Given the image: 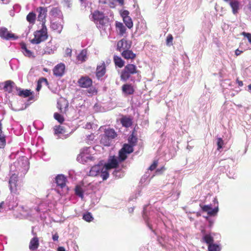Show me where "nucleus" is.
Segmentation results:
<instances>
[{"instance_id":"nucleus-50","label":"nucleus","mask_w":251,"mask_h":251,"mask_svg":"<svg viewBox=\"0 0 251 251\" xmlns=\"http://www.w3.org/2000/svg\"><path fill=\"white\" fill-rule=\"evenodd\" d=\"M54 118L56 120H57L59 123L61 124L64 121V119L63 116L58 113H55L54 114Z\"/></svg>"},{"instance_id":"nucleus-64","label":"nucleus","mask_w":251,"mask_h":251,"mask_svg":"<svg viewBox=\"0 0 251 251\" xmlns=\"http://www.w3.org/2000/svg\"><path fill=\"white\" fill-rule=\"evenodd\" d=\"M57 251H65V249L63 247H59L57 249Z\"/></svg>"},{"instance_id":"nucleus-34","label":"nucleus","mask_w":251,"mask_h":251,"mask_svg":"<svg viewBox=\"0 0 251 251\" xmlns=\"http://www.w3.org/2000/svg\"><path fill=\"white\" fill-rule=\"evenodd\" d=\"M116 26L117 30L119 31V34L122 36L124 35L126 30L124 25L122 23L117 22Z\"/></svg>"},{"instance_id":"nucleus-61","label":"nucleus","mask_w":251,"mask_h":251,"mask_svg":"<svg viewBox=\"0 0 251 251\" xmlns=\"http://www.w3.org/2000/svg\"><path fill=\"white\" fill-rule=\"evenodd\" d=\"M206 218L207 221H208V222L209 223V226H211L213 225V223H214V220H212L211 218H208L207 217Z\"/></svg>"},{"instance_id":"nucleus-1","label":"nucleus","mask_w":251,"mask_h":251,"mask_svg":"<svg viewBox=\"0 0 251 251\" xmlns=\"http://www.w3.org/2000/svg\"><path fill=\"white\" fill-rule=\"evenodd\" d=\"M29 163L27 158L19 160L10 167L9 188L11 192L15 193L17 191V182L19 172L25 173L29 169Z\"/></svg>"},{"instance_id":"nucleus-53","label":"nucleus","mask_w":251,"mask_h":251,"mask_svg":"<svg viewBox=\"0 0 251 251\" xmlns=\"http://www.w3.org/2000/svg\"><path fill=\"white\" fill-rule=\"evenodd\" d=\"M113 175L116 177L118 178L121 177L123 176V173L121 170L119 169H115L113 173Z\"/></svg>"},{"instance_id":"nucleus-46","label":"nucleus","mask_w":251,"mask_h":251,"mask_svg":"<svg viewBox=\"0 0 251 251\" xmlns=\"http://www.w3.org/2000/svg\"><path fill=\"white\" fill-rule=\"evenodd\" d=\"M83 219L86 222H90L93 221V217L90 212H87L83 214Z\"/></svg>"},{"instance_id":"nucleus-4","label":"nucleus","mask_w":251,"mask_h":251,"mask_svg":"<svg viewBox=\"0 0 251 251\" xmlns=\"http://www.w3.org/2000/svg\"><path fill=\"white\" fill-rule=\"evenodd\" d=\"M89 175L93 176H100L102 178V180H104L108 178L109 173L106 170L104 164L100 162L98 164L91 167L89 172Z\"/></svg>"},{"instance_id":"nucleus-48","label":"nucleus","mask_w":251,"mask_h":251,"mask_svg":"<svg viewBox=\"0 0 251 251\" xmlns=\"http://www.w3.org/2000/svg\"><path fill=\"white\" fill-rule=\"evenodd\" d=\"M126 152L123 151L122 150L120 151L119 157H118L120 162H122L126 158Z\"/></svg>"},{"instance_id":"nucleus-31","label":"nucleus","mask_w":251,"mask_h":251,"mask_svg":"<svg viewBox=\"0 0 251 251\" xmlns=\"http://www.w3.org/2000/svg\"><path fill=\"white\" fill-rule=\"evenodd\" d=\"M87 58V51L85 50H83L77 55L76 59L77 62L80 63L85 61Z\"/></svg>"},{"instance_id":"nucleus-47","label":"nucleus","mask_w":251,"mask_h":251,"mask_svg":"<svg viewBox=\"0 0 251 251\" xmlns=\"http://www.w3.org/2000/svg\"><path fill=\"white\" fill-rule=\"evenodd\" d=\"M32 93L30 92V90H20L19 92V95L20 96H23L24 98L27 97L31 95Z\"/></svg>"},{"instance_id":"nucleus-40","label":"nucleus","mask_w":251,"mask_h":251,"mask_svg":"<svg viewBox=\"0 0 251 251\" xmlns=\"http://www.w3.org/2000/svg\"><path fill=\"white\" fill-rule=\"evenodd\" d=\"M114 61L116 66L119 68H122L124 65V61L122 59L118 56H114Z\"/></svg>"},{"instance_id":"nucleus-56","label":"nucleus","mask_w":251,"mask_h":251,"mask_svg":"<svg viewBox=\"0 0 251 251\" xmlns=\"http://www.w3.org/2000/svg\"><path fill=\"white\" fill-rule=\"evenodd\" d=\"M242 34L248 39L250 43H251V33L243 32Z\"/></svg>"},{"instance_id":"nucleus-45","label":"nucleus","mask_w":251,"mask_h":251,"mask_svg":"<svg viewBox=\"0 0 251 251\" xmlns=\"http://www.w3.org/2000/svg\"><path fill=\"white\" fill-rule=\"evenodd\" d=\"M123 21L126 26L131 28L133 27V22L131 18L130 17H126L125 19H123Z\"/></svg>"},{"instance_id":"nucleus-37","label":"nucleus","mask_w":251,"mask_h":251,"mask_svg":"<svg viewBox=\"0 0 251 251\" xmlns=\"http://www.w3.org/2000/svg\"><path fill=\"white\" fill-rule=\"evenodd\" d=\"M9 64L12 70H16L19 68V62L17 59L13 58L10 61Z\"/></svg>"},{"instance_id":"nucleus-29","label":"nucleus","mask_w":251,"mask_h":251,"mask_svg":"<svg viewBox=\"0 0 251 251\" xmlns=\"http://www.w3.org/2000/svg\"><path fill=\"white\" fill-rule=\"evenodd\" d=\"M50 27L53 30H55L57 32L60 33L63 29V25L60 23L51 21Z\"/></svg>"},{"instance_id":"nucleus-39","label":"nucleus","mask_w":251,"mask_h":251,"mask_svg":"<svg viewBox=\"0 0 251 251\" xmlns=\"http://www.w3.org/2000/svg\"><path fill=\"white\" fill-rule=\"evenodd\" d=\"M121 123L124 126L128 127L132 125V121L129 118L124 117L121 119Z\"/></svg>"},{"instance_id":"nucleus-62","label":"nucleus","mask_w":251,"mask_h":251,"mask_svg":"<svg viewBox=\"0 0 251 251\" xmlns=\"http://www.w3.org/2000/svg\"><path fill=\"white\" fill-rule=\"evenodd\" d=\"M59 238V236L57 233H55L52 235V240L54 241H57Z\"/></svg>"},{"instance_id":"nucleus-7","label":"nucleus","mask_w":251,"mask_h":251,"mask_svg":"<svg viewBox=\"0 0 251 251\" xmlns=\"http://www.w3.org/2000/svg\"><path fill=\"white\" fill-rule=\"evenodd\" d=\"M137 72V67L135 65L128 64L125 66L122 73L121 79L126 81L130 78L131 75L136 74Z\"/></svg>"},{"instance_id":"nucleus-63","label":"nucleus","mask_w":251,"mask_h":251,"mask_svg":"<svg viewBox=\"0 0 251 251\" xmlns=\"http://www.w3.org/2000/svg\"><path fill=\"white\" fill-rule=\"evenodd\" d=\"M242 52H243V51L240 50L238 49L236 50L235 51V54L236 56H238V55H240Z\"/></svg>"},{"instance_id":"nucleus-5","label":"nucleus","mask_w":251,"mask_h":251,"mask_svg":"<svg viewBox=\"0 0 251 251\" xmlns=\"http://www.w3.org/2000/svg\"><path fill=\"white\" fill-rule=\"evenodd\" d=\"M34 38L31 40V43L33 44H38L47 40L48 35L46 25L42 24L41 29L34 32Z\"/></svg>"},{"instance_id":"nucleus-13","label":"nucleus","mask_w":251,"mask_h":251,"mask_svg":"<svg viewBox=\"0 0 251 251\" xmlns=\"http://www.w3.org/2000/svg\"><path fill=\"white\" fill-rule=\"evenodd\" d=\"M65 66L63 63H59L56 65L53 69V75L56 77H61L65 73Z\"/></svg>"},{"instance_id":"nucleus-32","label":"nucleus","mask_w":251,"mask_h":251,"mask_svg":"<svg viewBox=\"0 0 251 251\" xmlns=\"http://www.w3.org/2000/svg\"><path fill=\"white\" fill-rule=\"evenodd\" d=\"M229 4L232 8V12L234 14H236L238 13L239 9V2L237 0L230 1Z\"/></svg>"},{"instance_id":"nucleus-28","label":"nucleus","mask_w":251,"mask_h":251,"mask_svg":"<svg viewBox=\"0 0 251 251\" xmlns=\"http://www.w3.org/2000/svg\"><path fill=\"white\" fill-rule=\"evenodd\" d=\"M104 134L112 140L117 135L114 129L110 128L105 129Z\"/></svg>"},{"instance_id":"nucleus-11","label":"nucleus","mask_w":251,"mask_h":251,"mask_svg":"<svg viewBox=\"0 0 251 251\" xmlns=\"http://www.w3.org/2000/svg\"><path fill=\"white\" fill-rule=\"evenodd\" d=\"M57 48V46L56 45H52L51 42L50 41L47 44L46 47L44 49H43L42 50L38 51L39 54L41 55H44L45 54H51L56 50Z\"/></svg>"},{"instance_id":"nucleus-54","label":"nucleus","mask_w":251,"mask_h":251,"mask_svg":"<svg viewBox=\"0 0 251 251\" xmlns=\"http://www.w3.org/2000/svg\"><path fill=\"white\" fill-rule=\"evenodd\" d=\"M43 4H51V5H56L57 4V2L55 0H44V2H42Z\"/></svg>"},{"instance_id":"nucleus-57","label":"nucleus","mask_w":251,"mask_h":251,"mask_svg":"<svg viewBox=\"0 0 251 251\" xmlns=\"http://www.w3.org/2000/svg\"><path fill=\"white\" fill-rule=\"evenodd\" d=\"M129 12L127 10H124L122 13H121V16L123 18V19H125L126 18V17H129Z\"/></svg>"},{"instance_id":"nucleus-6","label":"nucleus","mask_w":251,"mask_h":251,"mask_svg":"<svg viewBox=\"0 0 251 251\" xmlns=\"http://www.w3.org/2000/svg\"><path fill=\"white\" fill-rule=\"evenodd\" d=\"M213 204L214 207L212 204L201 206L202 211L206 212L209 216H216L219 211V204L217 198H214Z\"/></svg>"},{"instance_id":"nucleus-49","label":"nucleus","mask_w":251,"mask_h":251,"mask_svg":"<svg viewBox=\"0 0 251 251\" xmlns=\"http://www.w3.org/2000/svg\"><path fill=\"white\" fill-rule=\"evenodd\" d=\"M142 188L141 187H138L136 190V192L134 195L130 197L129 200L130 201L133 200V199H136L138 197L140 196L141 195Z\"/></svg>"},{"instance_id":"nucleus-12","label":"nucleus","mask_w":251,"mask_h":251,"mask_svg":"<svg viewBox=\"0 0 251 251\" xmlns=\"http://www.w3.org/2000/svg\"><path fill=\"white\" fill-rule=\"evenodd\" d=\"M5 205L8 209H12L18 205L17 197L13 195L9 196L5 201Z\"/></svg>"},{"instance_id":"nucleus-19","label":"nucleus","mask_w":251,"mask_h":251,"mask_svg":"<svg viewBox=\"0 0 251 251\" xmlns=\"http://www.w3.org/2000/svg\"><path fill=\"white\" fill-rule=\"evenodd\" d=\"M122 92L125 96L132 95L134 92V88L131 84H126L122 86Z\"/></svg>"},{"instance_id":"nucleus-14","label":"nucleus","mask_w":251,"mask_h":251,"mask_svg":"<svg viewBox=\"0 0 251 251\" xmlns=\"http://www.w3.org/2000/svg\"><path fill=\"white\" fill-rule=\"evenodd\" d=\"M79 86L82 88H88L92 85V80L87 76H81L78 80Z\"/></svg>"},{"instance_id":"nucleus-21","label":"nucleus","mask_w":251,"mask_h":251,"mask_svg":"<svg viewBox=\"0 0 251 251\" xmlns=\"http://www.w3.org/2000/svg\"><path fill=\"white\" fill-rule=\"evenodd\" d=\"M21 51L23 53V54L26 57L30 58L35 57L34 53L29 50H28L25 44H22L21 45Z\"/></svg>"},{"instance_id":"nucleus-26","label":"nucleus","mask_w":251,"mask_h":251,"mask_svg":"<svg viewBox=\"0 0 251 251\" xmlns=\"http://www.w3.org/2000/svg\"><path fill=\"white\" fill-rule=\"evenodd\" d=\"M3 84V90L8 93H11L14 87V82L9 80L5 81Z\"/></svg>"},{"instance_id":"nucleus-17","label":"nucleus","mask_w":251,"mask_h":251,"mask_svg":"<svg viewBox=\"0 0 251 251\" xmlns=\"http://www.w3.org/2000/svg\"><path fill=\"white\" fill-rule=\"evenodd\" d=\"M66 177L63 175H58L56 176L55 182L58 187L61 189L66 188Z\"/></svg>"},{"instance_id":"nucleus-16","label":"nucleus","mask_w":251,"mask_h":251,"mask_svg":"<svg viewBox=\"0 0 251 251\" xmlns=\"http://www.w3.org/2000/svg\"><path fill=\"white\" fill-rule=\"evenodd\" d=\"M119 162H120L118 157L114 156L111 157L109 159L108 163L106 164H104L106 168L107 171L108 172L109 169L116 168L118 166Z\"/></svg>"},{"instance_id":"nucleus-8","label":"nucleus","mask_w":251,"mask_h":251,"mask_svg":"<svg viewBox=\"0 0 251 251\" xmlns=\"http://www.w3.org/2000/svg\"><path fill=\"white\" fill-rule=\"evenodd\" d=\"M158 241L163 248L167 250H172L176 244L174 239L170 238L165 235L158 237Z\"/></svg>"},{"instance_id":"nucleus-41","label":"nucleus","mask_w":251,"mask_h":251,"mask_svg":"<svg viewBox=\"0 0 251 251\" xmlns=\"http://www.w3.org/2000/svg\"><path fill=\"white\" fill-rule=\"evenodd\" d=\"M36 14L33 12H30L26 16V20L30 24L33 25L35 21Z\"/></svg>"},{"instance_id":"nucleus-15","label":"nucleus","mask_w":251,"mask_h":251,"mask_svg":"<svg viewBox=\"0 0 251 251\" xmlns=\"http://www.w3.org/2000/svg\"><path fill=\"white\" fill-rule=\"evenodd\" d=\"M38 12V20L42 22V25H45L47 9L43 7H39L37 9Z\"/></svg>"},{"instance_id":"nucleus-25","label":"nucleus","mask_w":251,"mask_h":251,"mask_svg":"<svg viewBox=\"0 0 251 251\" xmlns=\"http://www.w3.org/2000/svg\"><path fill=\"white\" fill-rule=\"evenodd\" d=\"M54 131V134L57 136L58 138H61L62 136H64L63 134L65 132L64 127L61 126H55Z\"/></svg>"},{"instance_id":"nucleus-59","label":"nucleus","mask_w":251,"mask_h":251,"mask_svg":"<svg viewBox=\"0 0 251 251\" xmlns=\"http://www.w3.org/2000/svg\"><path fill=\"white\" fill-rule=\"evenodd\" d=\"M71 53H72V50L69 48H67L66 50V51H65V54H66V56H71Z\"/></svg>"},{"instance_id":"nucleus-20","label":"nucleus","mask_w":251,"mask_h":251,"mask_svg":"<svg viewBox=\"0 0 251 251\" xmlns=\"http://www.w3.org/2000/svg\"><path fill=\"white\" fill-rule=\"evenodd\" d=\"M105 73V65L104 62L98 65L96 70V76L98 79L102 77Z\"/></svg>"},{"instance_id":"nucleus-44","label":"nucleus","mask_w":251,"mask_h":251,"mask_svg":"<svg viewBox=\"0 0 251 251\" xmlns=\"http://www.w3.org/2000/svg\"><path fill=\"white\" fill-rule=\"evenodd\" d=\"M134 145H130L128 144H125L124 147L121 149L123 151L126 152L127 153H130L133 151V146Z\"/></svg>"},{"instance_id":"nucleus-18","label":"nucleus","mask_w":251,"mask_h":251,"mask_svg":"<svg viewBox=\"0 0 251 251\" xmlns=\"http://www.w3.org/2000/svg\"><path fill=\"white\" fill-rule=\"evenodd\" d=\"M201 232L202 234L201 240L203 242L206 243L208 246L214 242L213 237L210 233H206L204 229H201Z\"/></svg>"},{"instance_id":"nucleus-27","label":"nucleus","mask_w":251,"mask_h":251,"mask_svg":"<svg viewBox=\"0 0 251 251\" xmlns=\"http://www.w3.org/2000/svg\"><path fill=\"white\" fill-rule=\"evenodd\" d=\"M122 56L126 59H134L136 57V54L134 53L131 50H125L122 51Z\"/></svg>"},{"instance_id":"nucleus-22","label":"nucleus","mask_w":251,"mask_h":251,"mask_svg":"<svg viewBox=\"0 0 251 251\" xmlns=\"http://www.w3.org/2000/svg\"><path fill=\"white\" fill-rule=\"evenodd\" d=\"M50 15L51 17L54 18H58L61 20L62 19V13L60 9L58 7L52 8L50 12Z\"/></svg>"},{"instance_id":"nucleus-3","label":"nucleus","mask_w":251,"mask_h":251,"mask_svg":"<svg viewBox=\"0 0 251 251\" xmlns=\"http://www.w3.org/2000/svg\"><path fill=\"white\" fill-rule=\"evenodd\" d=\"M49 209L48 203L46 201H43L36 208L31 209L27 215L32 218V220H38L40 218L41 220H44L46 219L45 213Z\"/></svg>"},{"instance_id":"nucleus-2","label":"nucleus","mask_w":251,"mask_h":251,"mask_svg":"<svg viewBox=\"0 0 251 251\" xmlns=\"http://www.w3.org/2000/svg\"><path fill=\"white\" fill-rule=\"evenodd\" d=\"M148 207L149 205H147L144 207L143 217L147 226L156 233L155 230L157 225L164 224L165 216L162 212L157 209H151L148 211Z\"/></svg>"},{"instance_id":"nucleus-10","label":"nucleus","mask_w":251,"mask_h":251,"mask_svg":"<svg viewBox=\"0 0 251 251\" xmlns=\"http://www.w3.org/2000/svg\"><path fill=\"white\" fill-rule=\"evenodd\" d=\"M0 37L6 40H15L17 37L4 27H0Z\"/></svg>"},{"instance_id":"nucleus-60","label":"nucleus","mask_w":251,"mask_h":251,"mask_svg":"<svg viewBox=\"0 0 251 251\" xmlns=\"http://www.w3.org/2000/svg\"><path fill=\"white\" fill-rule=\"evenodd\" d=\"M84 128L86 129H91L92 127V125L90 123H87L84 126Z\"/></svg>"},{"instance_id":"nucleus-24","label":"nucleus","mask_w":251,"mask_h":251,"mask_svg":"<svg viewBox=\"0 0 251 251\" xmlns=\"http://www.w3.org/2000/svg\"><path fill=\"white\" fill-rule=\"evenodd\" d=\"M146 29V25L143 22L138 23L136 27V31L135 33L138 35H140L144 33Z\"/></svg>"},{"instance_id":"nucleus-33","label":"nucleus","mask_w":251,"mask_h":251,"mask_svg":"<svg viewBox=\"0 0 251 251\" xmlns=\"http://www.w3.org/2000/svg\"><path fill=\"white\" fill-rule=\"evenodd\" d=\"M112 140L107 137L104 133L101 135L100 143L104 146H109L112 142Z\"/></svg>"},{"instance_id":"nucleus-38","label":"nucleus","mask_w":251,"mask_h":251,"mask_svg":"<svg viewBox=\"0 0 251 251\" xmlns=\"http://www.w3.org/2000/svg\"><path fill=\"white\" fill-rule=\"evenodd\" d=\"M221 247L220 245L212 243L208 246V251H221Z\"/></svg>"},{"instance_id":"nucleus-55","label":"nucleus","mask_w":251,"mask_h":251,"mask_svg":"<svg viewBox=\"0 0 251 251\" xmlns=\"http://www.w3.org/2000/svg\"><path fill=\"white\" fill-rule=\"evenodd\" d=\"M158 164V160H154L153 163L151 165V166L149 167V170L151 171L155 170V169L156 168Z\"/></svg>"},{"instance_id":"nucleus-42","label":"nucleus","mask_w":251,"mask_h":251,"mask_svg":"<svg viewBox=\"0 0 251 251\" xmlns=\"http://www.w3.org/2000/svg\"><path fill=\"white\" fill-rule=\"evenodd\" d=\"M126 41L124 39L119 41L117 43V50L122 51L126 48Z\"/></svg>"},{"instance_id":"nucleus-58","label":"nucleus","mask_w":251,"mask_h":251,"mask_svg":"<svg viewBox=\"0 0 251 251\" xmlns=\"http://www.w3.org/2000/svg\"><path fill=\"white\" fill-rule=\"evenodd\" d=\"M94 139V135L93 134H90L87 136L86 139L87 140V142L89 143L90 142H91Z\"/></svg>"},{"instance_id":"nucleus-23","label":"nucleus","mask_w":251,"mask_h":251,"mask_svg":"<svg viewBox=\"0 0 251 251\" xmlns=\"http://www.w3.org/2000/svg\"><path fill=\"white\" fill-rule=\"evenodd\" d=\"M39 245V239L37 237L32 238L29 242V249L30 251H35L37 249Z\"/></svg>"},{"instance_id":"nucleus-9","label":"nucleus","mask_w":251,"mask_h":251,"mask_svg":"<svg viewBox=\"0 0 251 251\" xmlns=\"http://www.w3.org/2000/svg\"><path fill=\"white\" fill-rule=\"evenodd\" d=\"M90 147L83 148L80 151L79 154L77 157V160L82 163L87 162L89 160H91L92 157L90 154Z\"/></svg>"},{"instance_id":"nucleus-30","label":"nucleus","mask_w":251,"mask_h":251,"mask_svg":"<svg viewBox=\"0 0 251 251\" xmlns=\"http://www.w3.org/2000/svg\"><path fill=\"white\" fill-rule=\"evenodd\" d=\"M103 13L100 12L99 11H95L92 14V18L94 22L96 24H98V22L100 20L101 18L103 17Z\"/></svg>"},{"instance_id":"nucleus-52","label":"nucleus","mask_w":251,"mask_h":251,"mask_svg":"<svg viewBox=\"0 0 251 251\" xmlns=\"http://www.w3.org/2000/svg\"><path fill=\"white\" fill-rule=\"evenodd\" d=\"M43 81L47 82V79L46 78H40L38 80V81L37 82V87H36V89L37 91H39L41 89V88L42 87L41 83Z\"/></svg>"},{"instance_id":"nucleus-43","label":"nucleus","mask_w":251,"mask_h":251,"mask_svg":"<svg viewBox=\"0 0 251 251\" xmlns=\"http://www.w3.org/2000/svg\"><path fill=\"white\" fill-rule=\"evenodd\" d=\"M75 191L76 195L81 198V199L83 198L84 191L81 187L78 185L76 186Z\"/></svg>"},{"instance_id":"nucleus-36","label":"nucleus","mask_w":251,"mask_h":251,"mask_svg":"<svg viewBox=\"0 0 251 251\" xmlns=\"http://www.w3.org/2000/svg\"><path fill=\"white\" fill-rule=\"evenodd\" d=\"M207 100L208 98L205 96L201 97L200 99V103L201 105L200 108L203 111H204L207 107Z\"/></svg>"},{"instance_id":"nucleus-51","label":"nucleus","mask_w":251,"mask_h":251,"mask_svg":"<svg viewBox=\"0 0 251 251\" xmlns=\"http://www.w3.org/2000/svg\"><path fill=\"white\" fill-rule=\"evenodd\" d=\"M217 145L218 146L217 150H220L223 148L224 145V141L222 138L217 137Z\"/></svg>"},{"instance_id":"nucleus-35","label":"nucleus","mask_w":251,"mask_h":251,"mask_svg":"<svg viewBox=\"0 0 251 251\" xmlns=\"http://www.w3.org/2000/svg\"><path fill=\"white\" fill-rule=\"evenodd\" d=\"M108 23V19L106 17L103 15V17L101 18L98 22V24H96L97 27L100 29H103V27Z\"/></svg>"}]
</instances>
